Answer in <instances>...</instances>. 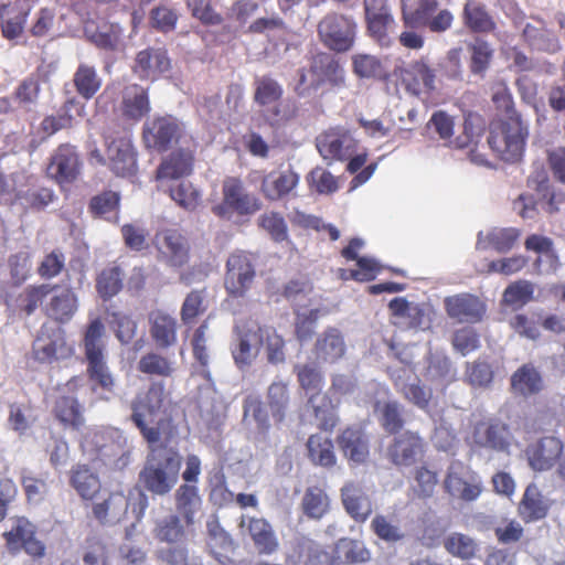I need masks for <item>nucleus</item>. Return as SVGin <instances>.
Masks as SVG:
<instances>
[{"mask_svg": "<svg viewBox=\"0 0 565 565\" xmlns=\"http://www.w3.org/2000/svg\"><path fill=\"white\" fill-rule=\"evenodd\" d=\"M353 72L361 78L381 77L384 73L381 61L371 54H355L352 56Z\"/></svg>", "mask_w": 565, "mask_h": 565, "instance_id": "63", "label": "nucleus"}, {"mask_svg": "<svg viewBox=\"0 0 565 565\" xmlns=\"http://www.w3.org/2000/svg\"><path fill=\"white\" fill-rule=\"evenodd\" d=\"M74 84L77 93L85 99L92 98L100 88L102 79L95 67L81 64L74 74Z\"/></svg>", "mask_w": 565, "mask_h": 565, "instance_id": "52", "label": "nucleus"}, {"mask_svg": "<svg viewBox=\"0 0 565 565\" xmlns=\"http://www.w3.org/2000/svg\"><path fill=\"white\" fill-rule=\"evenodd\" d=\"M358 24L352 17L332 13L318 24L321 42L330 50L343 53L353 47Z\"/></svg>", "mask_w": 565, "mask_h": 565, "instance_id": "6", "label": "nucleus"}, {"mask_svg": "<svg viewBox=\"0 0 565 565\" xmlns=\"http://www.w3.org/2000/svg\"><path fill=\"white\" fill-rule=\"evenodd\" d=\"M438 0H402L403 20L412 29L423 28L429 15L436 13Z\"/></svg>", "mask_w": 565, "mask_h": 565, "instance_id": "34", "label": "nucleus"}, {"mask_svg": "<svg viewBox=\"0 0 565 565\" xmlns=\"http://www.w3.org/2000/svg\"><path fill=\"white\" fill-rule=\"evenodd\" d=\"M527 185L530 189L536 192V195H541V200H546L543 204L546 213H554L557 211L555 202V194L551 190L547 171L543 167H536L527 179Z\"/></svg>", "mask_w": 565, "mask_h": 565, "instance_id": "46", "label": "nucleus"}, {"mask_svg": "<svg viewBox=\"0 0 565 565\" xmlns=\"http://www.w3.org/2000/svg\"><path fill=\"white\" fill-rule=\"evenodd\" d=\"M339 446L343 455L355 463H362L369 456L367 440L358 427L347 428L339 437Z\"/></svg>", "mask_w": 565, "mask_h": 565, "instance_id": "33", "label": "nucleus"}, {"mask_svg": "<svg viewBox=\"0 0 565 565\" xmlns=\"http://www.w3.org/2000/svg\"><path fill=\"white\" fill-rule=\"evenodd\" d=\"M153 245L158 250V258L170 266L181 267L189 258V243L186 238L175 230H162L157 232Z\"/></svg>", "mask_w": 565, "mask_h": 565, "instance_id": "12", "label": "nucleus"}, {"mask_svg": "<svg viewBox=\"0 0 565 565\" xmlns=\"http://www.w3.org/2000/svg\"><path fill=\"white\" fill-rule=\"evenodd\" d=\"M461 19L465 25L473 32H491L495 26V23L487 12L486 7L477 0L466 1Z\"/></svg>", "mask_w": 565, "mask_h": 565, "instance_id": "38", "label": "nucleus"}, {"mask_svg": "<svg viewBox=\"0 0 565 565\" xmlns=\"http://www.w3.org/2000/svg\"><path fill=\"white\" fill-rule=\"evenodd\" d=\"M302 509L311 519H321L329 510L327 493L317 487L308 488L302 498Z\"/></svg>", "mask_w": 565, "mask_h": 565, "instance_id": "55", "label": "nucleus"}, {"mask_svg": "<svg viewBox=\"0 0 565 565\" xmlns=\"http://www.w3.org/2000/svg\"><path fill=\"white\" fill-rule=\"evenodd\" d=\"M11 527L4 533L7 543L11 550L24 548L33 556L44 554V545L34 537V526L24 518H18L11 521Z\"/></svg>", "mask_w": 565, "mask_h": 565, "instance_id": "21", "label": "nucleus"}, {"mask_svg": "<svg viewBox=\"0 0 565 565\" xmlns=\"http://www.w3.org/2000/svg\"><path fill=\"white\" fill-rule=\"evenodd\" d=\"M310 85L318 89L323 83H329L333 87H343L345 85V71L339 62L328 53H318L312 57Z\"/></svg>", "mask_w": 565, "mask_h": 565, "instance_id": "17", "label": "nucleus"}, {"mask_svg": "<svg viewBox=\"0 0 565 565\" xmlns=\"http://www.w3.org/2000/svg\"><path fill=\"white\" fill-rule=\"evenodd\" d=\"M267 403L274 418L281 422L285 418L287 406L289 404L287 384L281 381L273 382L268 387Z\"/></svg>", "mask_w": 565, "mask_h": 565, "instance_id": "56", "label": "nucleus"}, {"mask_svg": "<svg viewBox=\"0 0 565 565\" xmlns=\"http://www.w3.org/2000/svg\"><path fill=\"white\" fill-rule=\"evenodd\" d=\"M135 70L146 77L162 74L170 70V60L163 49H147L137 54Z\"/></svg>", "mask_w": 565, "mask_h": 565, "instance_id": "35", "label": "nucleus"}, {"mask_svg": "<svg viewBox=\"0 0 565 565\" xmlns=\"http://www.w3.org/2000/svg\"><path fill=\"white\" fill-rule=\"evenodd\" d=\"M79 167L75 149L70 145H62L52 154L46 172L60 184L71 183L79 174Z\"/></svg>", "mask_w": 565, "mask_h": 565, "instance_id": "18", "label": "nucleus"}, {"mask_svg": "<svg viewBox=\"0 0 565 565\" xmlns=\"http://www.w3.org/2000/svg\"><path fill=\"white\" fill-rule=\"evenodd\" d=\"M364 14L367 31L381 46H390V32L395 24L387 0H364Z\"/></svg>", "mask_w": 565, "mask_h": 565, "instance_id": "9", "label": "nucleus"}, {"mask_svg": "<svg viewBox=\"0 0 565 565\" xmlns=\"http://www.w3.org/2000/svg\"><path fill=\"white\" fill-rule=\"evenodd\" d=\"M116 438H120L117 430H94L85 436L84 445L94 449L105 463L121 470L129 465L130 452L124 450Z\"/></svg>", "mask_w": 565, "mask_h": 565, "instance_id": "7", "label": "nucleus"}, {"mask_svg": "<svg viewBox=\"0 0 565 565\" xmlns=\"http://www.w3.org/2000/svg\"><path fill=\"white\" fill-rule=\"evenodd\" d=\"M423 449L422 438L415 433L405 431L395 438L388 454L395 465L411 466L422 457Z\"/></svg>", "mask_w": 565, "mask_h": 565, "instance_id": "25", "label": "nucleus"}, {"mask_svg": "<svg viewBox=\"0 0 565 565\" xmlns=\"http://www.w3.org/2000/svg\"><path fill=\"white\" fill-rule=\"evenodd\" d=\"M150 104L147 90L139 85H129L122 95V113L126 117L138 120L148 114Z\"/></svg>", "mask_w": 565, "mask_h": 565, "instance_id": "39", "label": "nucleus"}, {"mask_svg": "<svg viewBox=\"0 0 565 565\" xmlns=\"http://www.w3.org/2000/svg\"><path fill=\"white\" fill-rule=\"evenodd\" d=\"M29 11L9 12L3 6L0 12L1 32L7 40H17L24 30Z\"/></svg>", "mask_w": 565, "mask_h": 565, "instance_id": "57", "label": "nucleus"}, {"mask_svg": "<svg viewBox=\"0 0 565 565\" xmlns=\"http://www.w3.org/2000/svg\"><path fill=\"white\" fill-rule=\"evenodd\" d=\"M149 320L151 335L159 348H168L175 342V321L172 317L157 311L150 315Z\"/></svg>", "mask_w": 565, "mask_h": 565, "instance_id": "43", "label": "nucleus"}, {"mask_svg": "<svg viewBox=\"0 0 565 565\" xmlns=\"http://www.w3.org/2000/svg\"><path fill=\"white\" fill-rule=\"evenodd\" d=\"M71 483L83 499H92L100 488L97 476L86 466L73 469Z\"/></svg>", "mask_w": 565, "mask_h": 565, "instance_id": "53", "label": "nucleus"}, {"mask_svg": "<svg viewBox=\"0 0 565 565\" xmlns=\"http://www.w3.org/2000/svg\"><path fill=\"white\" fill-rule=\"evenodd\" d=\"M526 135V127L520 118L509 116L507 120L492 125L488 143L501 159L513 162L523 153Z\"/></svg>", "mask_w": 565, "mask_h": 565, "instance_id": "3", "label": "nucleus"}, {"mask_svg": "<svg viewBox=\"0 0 565 565\" xmlns=\"http://www.w3.org/2000/svg\"><path fill=\"white\" fill-rule=\"evenodd\" d=\"M374 534L388 544H396L406 537L405 531L397 521L384 514H376L371 521Z\"/></svg>", "mask_w": 565, "mask_h": 565, "instance_id": "47", "label": "nucleus"}, {"mask_svg": "<svg viewBox=\"0 0 565 565\" xmlns=\"http://www.w3.org/2000/svg\"><path fill=\"white\" fill-rule=\"evenodd\" d=\"M97 291L107 299L116 296L122 288V273L118 266H113L102 270L97 278Z\"/></svg>", "mask_w": 565, "mask_h": 565, "instance_id": "58", "label": "nucleus"}, {"mask_svg": "<svg viewBox=\"0 0 565 565\" xmlns=\"http://www.w3.org/2000/svg\"><path fill=\"white\" fill-rule=\"evenodd\" d=\"M153 536L163 543H179L185 534L181 520L175 514H168L156 520Z\"/></svg>", "mask_w": 565, "mask_h": 565, "instance_id": "45", "label": "nucleus"}, {"mask_svg": "<svg viewBox=\"0 0 565 565\" xmlns=\"http://www.w3.org/2000/svg\"><path fill=\"white\" fill-rule=\"evenodd\" d=\"M83 348L86 361L106 359V328L100 319H93L83 337Z\"/></svg>", "mask_w": 565, "mask_h": 565, "instance_id": "32", "label": "nucleus"}, {"mask_svg": "<svg viewBox=\"0 0 565 565\" xmlns=\"http://www.w3.org/2000/svg\"><path fill=\"white\" fill-rule=\"evenodd\" d=\"M445 307L448 316L458 322H479L486 311L484 303L470 294H459L447 297Z\"/></svg>", "mask_w": 565, "mask_h": 565, "instance_id": "20", "label": "nucleus"}, {"mask_svg": "<svg viewBox=\"0 0 565 565\" xmlns=\"http://www.w3.org/2000/svg\"><path fill=\"white\" fill-rule=\"evenodd\" d=\"M548 500L540 492L535 484H530L520 503V513L526 521L543 519L548 511Z\"/></svg>", "mask_w": 565, "mask_h": 565, "instance_id": "41", "label": "nucleus"}, {"mask_svg": "<svg viewBox=\"0 0 565 565\" xmlns=\"http://www.w3.org/2000/svg\"><path fill=\"white\" fill-rule=\"evenodd\" d=\"M316 146L324 160H343L353 151L355 139L348 129L335 127L320 134Z\"/></svg>", "mask_w": 565, "mask_h": 565, "instance_id": "14", "label": "nucleus"}, {"mask_svg": "<svg viewBox=\"0 0 565 565\" xmlns=\"http://www.w3.org/2000/svg\"><path fill=\"white\" fill-rule=\"evenodd\" d=\"M166 398L164 387L160 383L152 384L146 394H139L131 403V420L139 428L149 445L160 439L157 427H149L153 418L160 413Z\"/></svg>", "mask_w": 565, "mask_h": 565, "instance_id": "4", "label": "nucleus"}, {"mask_svg": "<svg viewBox=\"0 0 565 565\" xmlns=\"http://www.w3.org/2000/svg\"><path fill=\"white\" fill-rule=\"evenodd\" d=\"M109 326L121 344L130 343L136 335L137 322L122 312L110 313Z\"/></svg>", "mask_w": 565, "mask_h": 565, "instance_id": "62", "label": "nucleus"}, {"mask_svg": "<svg viewBox=\"0 0 565 565\" xmlns=\"http://www.w3.org/2000/svg\"><path fill=\"white\" fill-rule=\"evenodd\" d=\"M239 526L249 535L258 554L273 555L279 550V539L266 519L243 515Z\"/></svg>", "mask_w": 565, "mask_h": 565, "instance_id": "15", "label": "nucleus"}, {"mask_svg": "<svg viewBox=\"0 0 565 565\" xmlns=\"http://www.w3.org/2000/svg\"><path fill=\"white\" fill-rule=\"evenodd\" d=\"M445 550L455 557L470 559L478 551L477 541L463 533L452 532L444 539Z\"/></svg>", "mask_w": 565, "mask_h": 565, "instance_id": "48", "label": "nucleus"}, {"mask_svg": "<svg viewBox=\"0 0 565 565\" xmlns=\"http://www.w3.org/2000/svg\"><path fill=\"white\" fill-rule=\"evenodd\" d=\"M182 132V124L172 116L156 117L143 126L147 148L164 151L175 143Z\"/></svg>", "mask_w": 565, "mask_h": 565, "instance_id": "10", "label": "nucleus"}, {"mask_svg": "<svg viewBox=\"0 0 565 565\" xmlns=\"http://www.w3.org/2000/svg\"><path fill=\"white\" fill-rule=\"evenodd\" d=\"M298 111L296 100L291 98L279 99L260 109L263 120L270 127L278 128L296 117Z\"/></svg>", "mask_w": 565, "mask_h": 565, "instance_id": "42", "label": "nucleus"}, {"mask_svg": "<svg viewBox=\"0 0 565 565\" xmlns=\"http://www.w3.org/2000/svg\"><path fill=\"white\" fill-rule=\"evenodd\" d=\"M317 360L324 362H334L345 353V342L335 328L327 329L320 334L315 344Z\"/></svg>", "mask_w": 565, "mask_h": 565, "instance_id": "31", "label": "nucleus"}, {"mask_svg": "<svg viewBox=\"0 0 565 565\" xmlns=\"http://www.w3.org/2000/svg\"><path fill=\"white\" fill-rule=\"evenodd\" d=\"M563 450V443L554 437H543L537 444L527 448L530 466L536 471H545L553 467Z\"/></svg>", "mask_w": 565, "mask_h": 565, "instance_id": "23", "label": "nucleus"}, {"mask_svg": "<svg viewBox=\"0 0 565 565\" xmlns=\"http://www.w3.org/2000/svg\"><path fill=\"white\" fill-rule=\"evenodd\" d=\"M300 386L309 395L307 409H311L320 425L324 429H331L335 425L332 407L327 396L321 393L322 377L320 372L311 365L296 366Z\"/></svg>", "mask_w": 565, "mask_h": 565, "instance_id": "5", "label": "nucleus"}, {"mask_svg": "<svg viewBox=\"0 0 565 565\" xmlns=\"http://www.w3.org/2000/svg\"><path fill=\"white\" fill-rule=\"evenodd\" d=\"M139 473L143 487L156 495L169 493L179 480L182 457L173 448L153 447Z\"/></svg>", "mask_w": 565, "mask_h": 565, "instance_id": "1", "label": "nucleus"}, {"mask_svg": "<svg viewBox=\"0 0 565 565\" xmlns=\"http://www.w3.org/2000/svg\"><path fill=\"white\" fill-rule=\"evenodd\" d=\"M49 296L50 300L43 306L46 315L61 322L68 321L77 310V299L73 290L60 285H52Z\"/></svg>", "mask_w": 565, "mask_h": 565, "instance_id": "24", "label": "nucleus"}, {"mask_svg": "<svg viewBox=\"0 0 565 565\" xmlns=\"http://www.w3.org/2000/svg\"><path fill=\"white\" fill-rule=\"evenodd\" d=\"M477 445L498 451H503L509 446V431L500 423H479L473 433Z\"/></svg>", "mask_w": 565, "mask_h": 565, "instance_id": "30", "label": "nucleus"}, {"mask_svg": "<svg viewBox=\"0 0 565 565\" xmlns=\"http://www.w3.org/2000/svg\"><path fill=\"white\" fill-rule=\"evenodd\" d=\"M511 387L515 394L531 396L543 388V379L532 364H524L511 376Z\"/></svg>", "mask_w": 565, "mask_h": 565, "instance_id": "36", "label": "nucleus"}, {"mask_svg": "<svg viewBox=\"0 0 565 565\" xmlns=\"http://www.w3.org/2000/svg\"><path fill=\"white\" fill-rule=\"evenodd\" d=\"M262 209L260 200L248 192L236 178H226L222 184V201L212 207V212L226 221L234 216H249Z\"/></svg>", "mask_w": 565, "mask_h": 565, "instance_id": "2", "label": "nucleus"}, {"mask_svg": "<svg viewBox=\"0 0 565 565\" xmlns=\"http://www.w3.org/2000/svg\"><path fill=\"white\" fill-rule=\"evenodd\" d=\"M87 362V374L89 380L100 387L107 395L105 399H109L115 392V377L107 365L106 359L92 360Z\"/></svg>", "mask_w": 565, "mask_h": 565, "instance_id": "50", "label": "nucleus"}, {"mask_svg": "<svg viewBox=\"0 0 565 565\" xmlns=\"http://www.w3.org/2000/svg\"><path fill=\"white\" fill-rule=\"evenodd\" d=\"M207 550L220 565H231L232 559L227 553L234 551L231 535L217 522L207 523Z\"/></svg>", "mask_w": 565, "mask_h": 565, "instance_id": "29", "label": "nucleus"}, {"mask_svg": "<svg viewBox=\"0 0 565 565\" xmlns=\"http://www.w3.org/2000/svg\"><path fill=\"white\" fill-rule=\"evenodd\" d=\"M177 508L182 512L188 523L193 521V515L198 511L201 499L198 489L194 486L183 484L175 493Z\"/></svg>", "mask_w": 565, "mask_h": 565, "instance_id": "59", "label": "nucleus"}, {"mask_svg": "<svg viewBox=\"0 0 565 565\" xmlns=\"http://www.w3.org/2000/svg\"><path fill=\"white\" fill-rule=\"evenodd\" d=\"M156 554L166 565H193L188 546L180 542L160 547Z\"/></svg>", "mask_w": 565, "mask_h": 565, "instance_id": "64", "label": "nucleus"}, {"mask_svg": "<svg viewBox=\"0 0 565 565\" xmlns=\"http://www.w3.org/2000/svg\"><path fill=\"white\" fill-rule=\"evenodd\" d=\"M444 486L449 495L467 502L477 500L482 492L480 478L460 461L450 463Z\"/></svg>", "mask_w": 565, "mask_h": 565, "instance_id": "8", "label": "nucleus"}, {"mask_svg": "<svg viewBox=\"0 0 565 565\" xmlns=\"http://www.w3.org/2000/svg\"><path fill=\"white\" fill-rule=\"evenodd\" d=\"M34 358L40 362H52L70 354L61 329L42 327L33 343Z\"/></svg>", "mask_w": 565, "mask_h": 565, "instance_id": "19", "label": "nucleus"}, {"mask_svg": "<svg viewBox=\"0 0 565 565\" xmlns=\"http://www.w3.org/2000/svg\"><path fill=\"white\" fill-rule=\"evenodd\" d=\"M263 343V329L252 324L238 329L237 338L232 347V355L238 369L244 370L252 365L259 353Z\"/></svg>", "mask_w": 565, "mask_h": 565, "instance_id": "16", "label": "nucleus"}, {"mask_svg": "<svg viewBox=\"0 0 565 565\" xmlns=\"http://www.w3.org/2000/svg\"><path fill=\"white\" fill-rule=\"evenodd\" d=\"M128 510L127 498L119 492L111 493L102 503L94 507L95 516L105 524H116Z\"/></svg>", "mask_w": 565, "mask_h": 565, "instance_id": "40", "label": "nucleus"}, {"mask_svg": "<svg viewBox=\"0 0 565 565\" xmlns=\"http://www.w3.org/2000/svg\"><path fill=\"white\" fill-rule=\"evenodd\" d=\"M341 501L345 512L356 522H364L373 511L370 497L353 481L341 488Z\"/></svg>", "mask_w": 565, "mask_h": 565, "instance_id": "22", "label": "nucleus"}, {"mask_svg": "<svg viewBox=\"0 0 565 565\" xmlns=\"http://www.w3.org/2000/svg\"><path fill=\"white\" fill-rule=\"evenodd\" d=\"M281 85L271 77L263 76L255 79L254 102L263 108L278 102L282 96Z\"/></svg>", "mask_w": 565, "mask_h": 565, "instance_id": "54", "label": "nucleus"}, {"mask_svg": "<svg viewBox=\"0 0 565 565\" xmlns=\"http://www.w3.org/2000/svg\"><path fill=\"white\" fill-rule=\"evenodd\" d=\"M524 40L534 49L546 53H556L561 50L557 36L546 28L541 19H533L523 28Z\"/></svg>", "mask_w": 565, "mask_h": 565, "instance_id": "28", "label": "nucleus"}, {"mask_svg": "<svg viewBox=\"0 0 565 565\" xmlns=\"http://www.w3.org/2000/svg\"><path fill=\"white\" fill-rule=\"evenodd\" d=\"M107 157L111 170L121 177L130 175L136 171V157L127 131L114 137L109 131L105 135Z\"/></svg>", "mask_w": 565, "mask_h": 565, "instance_id": "13", "label": "nucleus"}, {"mask_svg": "<svg viewBox=\"0 0 565 565\" xmlns=\"http://www.w3.org/2000/svg\"><path fill=\"white\" fill-rule=\"evenodd\" d=\"M534 286L527 280H519L511 284L503 292V301L520 309L533 299Z\"/></svg>", "mask_w": 565, "mask_h": 565, "instance_id": "60", "label": "nucleus"}, {"mask_svg": "<svg viewBox=\"0 0 565 565\" xmlns=\"http://www.w3.org/2000/svg\"><path fill=\"white\" fill-rule=\"evenodd\" d=\"M299 174L291 169L273 171L262 180L260 191L270 201L288 195L299 183Z\"/></svg>", "mask_w": 565, "mask_h": 565, "instance_id": "26", "label": "nucleus"}, {"mask_svg": "<svg viewBox=\"0 0 565 565\" xmlns=\"http://www.w3.org/2000/svg\"><path fill=\"white\" fill-rule=\"evenodd\" d=\"M52 291L51 284L30 285L23 289L18 298V307L26 316H31L43 305Z\"/></svg>", "mask_w": 565, "mask_h": 565, "instance_id": "51", "label": "nucleus"}, {"mask_svg": "<svg viewBox=\"0 0 565 565\" xmlns=\"http://www.w3.org/2000/svg\"><path fill=\"white\" fill-rule=\"evenodd\" d=\"M192 170V156L189 151H178L164 159L157 170L158 180H174L189 175Z\"/></svg>", "mask_w": 565, "mask_h": 565, "instance_id": "37", "label": "nucleus"}, {"mask_svg": "<svg viewBox=\"0 0 565 565\" xmlns=\"http://www.w3.org/2000/svg\"><path fill=\"white\" fill-rule=\"evenodd\" d=\"M471 63L470 68L473 75L483 76L490 66L493 56V49L489 43L482 40H476L471 46Z\"/></svg>", "mask_w": 565, "mask_h": 565, "instance_id": "61", "label": "nucleus"}, {"mask_svg": "<svg viewBox=\"0 0 565 565\" xmlns=\"http://www.w3.org/2000/svg\"><path fill=\"white\" fill-rule=\"evenodd\" d=\"M226 267V290L233 296H243L250 288L255 277L250 256L241 252L233 253L227 259Z\"/></svg>", "mask_w": 565, "mask_h": 565, "instance_id": "11", "label": "nucleus"}, {"mask_svg": "<svg viewBox=\"0 0 565 565\" xmlns=\"http://www.w3.org/2000/svg\"><path fill=\"white\" fill-rule=\"evenodd\" d=\"M520 236L514 227H492L478 233L477 248L486 250L493 248L498 253L511 250Z\"/></svg>", "mask_w": 565, "mask_h": 565, "instance_id": "27", "label": "nucleus"}, {"mask_svg": "<svg viewBox=\"0 0 565 565\" xmlns=\"http://www.w3.org/2000/svg\"><path fill=\"white\" fill-rule=\"evenodd\" d=\"M310 459L319 466L332 467L335 461L332 441L322 435H312L307 443Z\"/></svg>", "mask_w": 565, "mask_h": 565, "instance_id": "49", "label": "nucleus"}, {"mask_svg": "<svg viewBox=\"0 0 565 565\" xmlns=\"http://www.w3.org/2000/svg\"><path fill=\"white\" fill-rule=\"evenodd\" d=\"M396 386L409 403L427 414H430V402L433 399V391L430 387L423 385L417 379L407 383L397 380Z\"/></svg>", "mask_w": 565, "mask_h": 565, "instance_id": "44", "label": "nucleus"}]
</instances>
